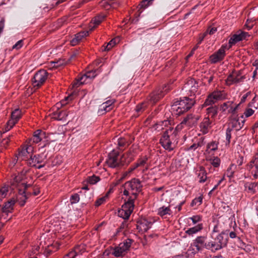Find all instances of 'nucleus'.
Here are the masks:
<instances>
[{
	"instance_id": "nucleus-1",
	"label": "nucleus",
	"mask_w": 258,
	"mask_h": 258,
	"mask_svg": "<svg viewBox=\"0 0 258 258\" xmlns=\"http://www.w3.org/2000/svg\"><path fill=\"white\" fill-rule=\"evenodd\" d=\"M135 155L134 149H130L126 154V157H125V155H120L118 151L113 150L109 153L105 163L111 168H116L123 165L124 163L131 162Z\"/></svg>"
},
{
	"instance_id": "nucleus-2",
	"label": "nucleus",
	"mask_w": 258,
	"mask_h": 258,
	"mask_svg": "<svg viewBox=\"0 0 258 258\" xmlns=\"http://www.w3.org/2000/svg\"><path fill=\"white\" fill-rule=\"evenodd\" d=\"M181 129V125H178L176 128L169 127L164 133L160 140L161 146L168 151H172L178 142V131Z\"/></svg>"
},
{
	"instance_id": "nucleus-3",
	"label": "nucleus",
	"mask_w": 258,
	"mask_h": 258,
	"mask_svg": "<svg viewBox=\"0 0 258 258\" xmlns=\"http://www.w3.org/2000/svg\"><path fill=\"white\" fill-rule=\"evenodd\" d=\"M192 99L184 97L182 99L175 101L172 106V110L176 115H180L190 109L195 104Z\"/></svg>"
},
{
	"instance_id": "nucleus-4",
	"label": "nucleus",
	"mask_w": 258,
	"mask_h": 258,
	"mask_svg": "<svg viewBox=\"0 0 258 258\" xmlns=\"http://www.w3.org/2000/svg\"><path fill=\"white\" fill-rule=\"evenodd\" d=\"M142 185L138 179L134 178L124 184L123 195L136 199L138 194L141 190Z\"/></svg>"
},
{
	"instance_id": "nucleus-5",
	"label": "nucleus",
	"mask_w": 258,
	"mask_h": 258,
	"mask_svg": "<svg viewBox=\"0 0 258 258\" xmlns=\"http://www.w3.org/2000/svg\"><path fill=\"white\" fill-rule=\"evenodd\" d=\"M226 98L227 94L224 91L215 90L208 95L203 106L212 105L219 101L226 99Z\"/></svg>"
},
{
	"instance_id": "nucleus-6",
	"label": "nucleus",
	"mask_w": 258,
	"mask_h": 258,
	"mask_svg": "<svg viewBox=\"0 0 258 258\" xmlns=\"http://www.w3.org/2000/svg\"><path fill=\"white\" fill-rule=\"evenodd\" d=\"M48 74L46 70H41L38 71L33 78L34 87L39 88L42 86L48 78Z\"/></svg>"
},
{
	"instance_id": "nucleus-7",
	"label": "nucleus",
	"mask_w": 258,
	"mask_h": 258,
	"mask_svg": "<svg viewBox=\"0 0 258 258\" xmlns=\"http://www.w3.org/2000/svg\"><path fill=\"white\" fill-rule=\"evenodd\" d=\"M46 163L45 157L43 155L30 156L27 161V164L31 167L40 169L44 167Z\"/></svg>"
},
{
	"instance_id": "nucleus-8",
	"label": "nucleus",
	"mask_w": 258,
	"mask_h": 258,
	"mask_svg": "<svg viewBox=\"0 0 258 258\" xmlns=\"http://www.w3.org/2000/svg\"><path fill=\"white\" fill-rule=\"evenodd\" d=\"M33 147L31 145H26L22 147L19 151L17 158H21L22 160H27L33 155Z\"/></svg>"
},
{
	"instance_id": "nucleus-9",
	"label": "nucleus",
	"mask_w": 258,
	"mask_h": 258,
	"mask_svg": "<svg viewBox=\"0 0 258 258\" xmlns=\"http://www.w3.org/2000/svg\"><path fill=\"white\" fill-rule=\"evenodd\" d=\"M244 79V76L242 75L240 71H234L228 76L226 82L227 85H231L233 84H237L241 82Z\"/></svg>"
},
{
	"instance_id": "nucleus-10",
	"label": "nucleus",
	"mask_w": 258,
	"mask_h": 258,
	"mask_svg": "<svg viewBox=\"0 0 258 258\" xmlns=\"http://www.w3.org/2000/svg\"><path fill=\"white\" fill-rule=\"evenodd\" d=\"M170 89L169 85H167L162 88V90H158L153 92L150 95L149 100L151 103L154 104L157 102L160 99L163 97L164 94Z\"/></svg>"
},
{
	"instance_id": "nucleus-11",
	"label": "nucleus",
	"mask_w": 258,
	"mask_h": 258,
	"mask_svg": "<svg viewBox=\"0 0 258 258\" xmlns=\"http://www.w3.org/2000/svg\"><path fill=\"white\" fill-rule=\"evenodd\" d=\"M11 184L14 186L19 188H24V186L27 185L26 181V175L23 173H19L17 175L15 176L12 180Z\"/></svg>"
},
{
	"instance_id": "nucleus-12",
	"label": "nucleus",
	"mask_w": 258,
	"mask_h": 258,
	"mask_svg": "<svg viewBox=\"0 0 258 258\" xmlns=\"http://www.w3.org/2000/svg\"><path fill=\"white\" fill-rule=\"evenodd\" d=\"M226 46L222 45L221 47L210 56V61L212 63H216L222 60L225 56Z\"/></svg>"
},
{
	"instance_id": "nucleus-13",
	"label": "nucleus",
	"mask_w": 258,
	"mask_h": 258,
	"mask_svg": "<svg viewBox=\"0 0 258 258\" xmlns=\"http://www.w3.org/2000/svg\"><path fill=\"white\" fill-rule=\"evenodd\" d=\"M200 116L198 114H188L183 120L179 125H181V128L183 124L186 125L188 126H192L195 125L199 119H200Z\"/></svg>"
},
{
	"instance_id": "nucleus-14",
	"label": "nucleus",
	"mask_w": 258,
	"mask_h": 258,
	"mask_svg": "<svg viewBox=\"0 0 258 258\" xmlns=\"http://www.w3.org/2000/svg\"><path fill=\"white\" fill-rule=\"evenodd\" d=\"M239 104H235L232 101H228L220 105V110L222 112L227 110L228 113L234 114L237 109Z\"/></svg>"
},
{
	"instance_id": "nucleus-15",
	"label": "nucleus",
	"mask_w": 258,
	"mask_h": 258,
	"mask_svg": "<svg viewBox=\"0 0 258 258\" xmlns=\"http://www.w3.org/2000/svg\"><path fill=\"white\" fill-rule=\"evenodd\" d=\"M248 33L241 31L239 34H235L233 35L229 40V44L230 47L235 44L237 42L245 39L247 37L249 36Z\"/></svg>"
},
{
	"instance_id": "nucleus-16",
	"label": "nucleus",
	"mask_w": 258,
	"mask_h": 258,
	"mask_svg": "<svg viewBox=\"0 0 258 258\" xmlns=\"http://www.w3.org/2000/svg\"><path fill=\"white\" fill-rule=\"evenodd\" d=\"M23 189L24 192L29 197L31 195L37 196L40 193L39 187L36 185L27 184Z\"/></svg>"
},
{
	"instance_id": "nucleus-17",
	"label": "nucleus",
	"mask_w": 258,
	"mask_h": 258,
	"mask_svg": "<svg viewBox=\"0 0 258 258\" xmlns=\"http://www.w3.org/2000/svg\"><path fill=\"white\" fill-rule=\"evenodd\" d=\"M152 224L145 219H141L137 222V228L139 232H145L151 227Z\"/></svg>"
},
{
	"instance_id": "nucleus-18",
	"label": "nucleus",
	"mask_w": 258,
	"mask_h": 258,
	"mask_svg": "<svg viewBox=\"0 0 258 258\" xmlns=\"http://www.w3.org/2000/svg\"><path fill=\"white\" fill-rule=\"evenodd\" d=\"M206 237L203 236H198L192 242L193 246L197 248L196 251L202 250L204 247L206 242H205Z\"/></svg>"
},
{
	"instance_id": "nucleus-19",
	"label": "nucleus",
	"mask_w": 258,
	"mask_h": 258,
	"mask_svg": "<svg viewBox=\"0 0 258 258\" xmlns=\"http://www.w3.org/2000/svg\"><path fill=\"white\" fill-rule=\"evenodd\" d=\"M89 32L81 31L75 35L74 37L71 40L70 43L72 46L78 45L82 40L83 38L89 35Z\"/></svg>"
},
{
	"instance_id": "nucleus-20",
	"label": "nucleus",
	"mask_w": 258,
	"mask_h": 258,
	"mask_svg": "<svg viewBox=\"0 0 258 258\" xmlns=\"http://www.w3.org/2000/svg\"><path fill=\"white\" fill-rule=\"evenodd\" d=\"M212 121L210 120L209 117H205L202 122L200 123V131L203 134H206L209 132V130L211 128Z\"/></svg>"
},
{
	"instance_id": "nucleus-21",
	"label": "nucleus",
	"mask_w": 258,
	"mask_h": 258,
	"mask_svg": "<svg viewBox=\"0 0 258 258\" xmlns=\"http://www.w3.org/2000/svg\"><path fill=\"white\" fill-rule=\"evenodd\" d=\"M218 142L217 141H211L207 145V148L205 151V156L206 155L213 156L215 151L218 150Z\"/></svg>"
},
{
	"instance_id": "nucleus-22",
	"label": "nucleus",
	"mask_w": 258,
	"mask_h": 258,
	"mask_svg": "<svg viewBox=\"0 0 258 258\" xmlns=\"http://www.w3.org/2000/svg\"><path fill=\"white\" fill-rule=\"evenodd\" d=\"M96 71H91L87 72L85 75L81 76L79 79L78 83L79 84V85L83 84L86 83L88 82L87 80L90 79L91 80L93 78H94L96 75Z\"/></svg>"
},
{
	"instance_id": "nucleus-23",
	"label": "nucleus",
	"mask_w": 258,
	"mask_h": 258,
	"mask_svg": "<svg viewBox=\"0 0 258 258\" xmlns=\"http://www.w3.org/2000/svg\"><path fill=\"white\" fill-rule=\"evenodd\" d=\"M205 248L212 252H215L222 248L221 244L218 243L215 239L206 242Z\"/></svg>"
},
{
	"instance_id": "nucleus-24",
	"label": "nucleus",
	"mask_w": 258,
	"mask_h": 258,
	"mask_svg": "<svg viewBox=\"0 0 258 258\" xmlns=\"http://www.w3.org/2000/svg\"><path fill=\"white\" fill-rule=\"evenodd\" d=\"M185 88L188 89L191 93L195 94L198 90V84L195 79H190L186 83Z\"/></svg>"
},
{
	"instance_id": "nucleus-25",
	"label": "nucleus",
	"mask_w": 258,
	"mask_h": 258,
	"mask_svg": "<svg viewBox=\"0 0 258 258\" xmlns=\"http://www.w3.org/2000/svg\"><path fill=\"white\" fill-rule=\"evenodd\" d=\"M19 193L17 197V202L21 206H23L25 205L26 200L29 198V196L27 194L24 192V189L22 188H19Z\"/></svg>"
},
{
	"instance_id": "nucleus-26",
	"label": "nucleus",
	"mask_w": 258,
	"mask_h": 258,
	"mask_svg": "<svg viewBox=\"0 0 258 258\" xmlns=\"http://www.w3.org/2000/svg\"><path fill=\"white\" fill-rule=\"evenodd\" d=\"M203 228L202 223L198 224L196 226L189 228L185 230V233L189 236H193L195 234L200 232Z\"/></svg>"
},
{
	"instance_id": "nucleus-27",
	"label": "nucleus",
	"mask_w": 258,
	"mask_h": 258,
	"mask_svg": "<svg viewBox=\"0 0 258 258\" xmlns=\"http://www.w3.org/2000/svg\"><path fill=\"white\" fill-rule=\"evenodd\" d=\"M105 18V16H98L95 17L91 21L89 26L90 31L93 30L96 27L99 25Z\"/></svg>"
},
{
	"instance_id": "nucleus-28",
	"label": "nucleus",
	"mask_w": 258,
	"mask_h": 258,
	"mask_svg": "<svg viewBox=\"0 0 258 258\" xmlns=\"http://www.w3.org/2000/svg\"><path fill=\"white\" fill-rule=\"evenodd\" d=\"M45 134L40 130H38L34 133L32 138L33 142L38 143L40 142L43 137H45Z\"/></svg>"
},
{
	"instance_id": "nucleus-29",
	"label": "nucleus",
	"mask_w": 258,
	"mask_h": 258,
	"mask_svg": "<svg viewBox=\"0 0 258 258\" xmlns=\"http://www.w3.org/2000/svg\"><path fill=\"white\" fill-rule=\"evenodd\" d=\"M205 157L206 160L209 161L214 167H218L219 166L221 162L219 158L209 155H206Z\"/></svg>"
},
{
	"instance_id": "nucleus-30",
	"label": "nucleus",
	"mask_w": 258,
	"mask_h": 258,
	"mask_svg": "<svg viewBox=\"0 0 258 258\" xmlns=\"http://www.w3.org/2000/svg\"><path fill=\"white\" fill-rule=\"evenodd\" d=\"M198 176L199 178V181L203 183L206 181L207 178V173L205 168L203 166H200L198 170Z\"/></svg>"
},
{
	"instance_id": "nucleus-31",
	"label": "nucleus",
	"mask_w": 258,
	"mask_h": 258,
	"mask_svg": "<svg viewBox=\"0 0 258 258\" xmlns=\"http://www.w3.org/2000/svg\"><path fill=\"white\" fill-rule=\"evenodd\" d=\"M68 113L67 111L62 110L59 112H55L54 114L53 118L58 120L66 121Z\"/></svg>"
},
{
	"instance_id": "nucleus-32",
	"label": "nucleus",
	"mask_w": 258,
	"mask_h": 258,
	"mask_svg": "<svg viewBox=\"0 0 258 258\" xmlns=\"http://www.w3.org/2000/svg\"><path fill=\"white\" fill-rule=\"evenodd\" d=\"M135 200V199L129 197L127 201L122 206L121 208L125 210H131V212H132L134 207V201Z\"/></svg>"
},
{
	"instance_id": "nucleus-33",
	"label": "nucleus",
	"mask_w": 258,
	"mask_h": 258,
	"mask_svg": "<svg viewBox=\"0 0 258 258\" xmlns=\"http://www.w3.org/2000/svg\"><path fill=\"white\" fill-rule=\"evenodd\" d=\"M132 242V240L131 239H127L125 240L123 242L120 243L118 247L119 249H121L123 251H126L130 247Z\"/></svg>"
},
{
	"instance_id": "nucleus-34",
	"label": "nucleus",
	"mask_w": 258,
	"mask_h": 258,
	"mask_svg": "<svg viewBox=\"0 0 258 258\" xmlns=\"http://www.w3.org/2000/svg\"><path fill=\"white\" fill-rule=\"evenodd\" d=\"M226 232H221L217 236L216 238L214 239L218 242V243L221 244V246L222 248L226 245L227 243L226 238H224V235L225 234Z\"/></svg>"
},
{
	"instance_id": "nucleus-35",
	"label": "nucleus",
	"mask_w": 258,
	"mask_h": 258,
	"mask_svg": "<svg viewBox=\"0 0 258 258\" xmlns=\"http://www.w3.org/2000/svg\"><path fill=\"white\" fill-rule=\"evenodd\" d=\"M171 214V212L169 207L163 206L158 209V214L161 217L166 215H170Z\"/></svg>"
},
{
	"instance_id": "nucleus-36",
	"label": "nucleus",
	"mask_w": 258,
	"mask_h": 258,
	"mask_svg": "<svg viewBox=\"0 0 258 258\" xmlns=\"http://www.w3.org/2000/svg\"><path fill=\"white\" fill-rule=\"evenodd\" d=\"M114 102V101L113 100H109L106 101L101 105V109L103 110L105 112L109 111L112 109L111 106Z\"/></svg>"
},
{
	"instance_id": "nucleus-37",
	"label": "nucleus",
	"mask_w": 258,
	"mask_h": 258,
	"mask_svg": "<svg viewBox=\"0 0 258 258\" xmlns=\"http://www.w3.org/2000/svg\"><path fill=\"white\" fill-rule=\"evenodd\" d=\"M243 121H242L241 122L239 121L238 119H233L230 123V124L231 126L232 130L235 128L236 131L240 130L243 125Z\"/></svg>"
},
{
	"instance_id": "nucleus-38",
	"label": "nucleus",
	"mask_w": 258,
	"mask_h": 258,
	"mask_svg": "<svg viewBox=\"0 0 258 258\" xmlns=\"http://www.w3.org/2000/svg\"><path fill=\"white\" fill-rule=\"evenodd\" d=\"M131 210H124L121 208L118 211V215L119 217L122 218L124 219H127L130 216L131 213Z\"/></svg>"
},
{
	"instance_id": "nucleus-39",
	"label": "nucleus",
	"mask_w": 258,
	"mask_h": 258,
	"mask_svg": "<svg viewBox=\"0 0 258 258\" xmlns=\"http://www.w3.org/2000/svg\"><path fill=\"white\" fill-rule=\"evenodd\" d=\"M207 113L210 116L211 118H214L218 113V108L217 106H211L207 109Z\"/></svg>"
},
{
	"instance_id": "nucleus-40",
	"label": "nucleus",
	"mask_w": 258,
	"mask_h": 258,
	"mask_svg": "<svg viewBox=\"0 0 258 258\" xmlns=\"http://www.w3.org/2000/svg\"><path fill=\"white\" fill-rule=\"evenodd\" d=\"M21 116V111L19 109H16L11 113V119L17 122Z\"/></svg>"
},
{
	"instance_id": "nucleus-41",
	"label": "nucleus",
	"mask_w": 258,
	"mask_h": 258,
	"mask_svg": "<svg viewBox=\"0 0 258 258\" xmlns=\"http://www.w3.org/2000/svg\"><path fill=\"white\" fill-rule=\"evenodd\" d=\"M15 203V200H11L6 203L5 206L3 208V211L4 213L9 212L12 210V207Z\"/></svg>"
},
{
	"instance_id": "nucleus-42",
	"label": "nucleus",
	"mask_w": 258,
	"mask_h": 258,
	"mask_svg": "<svg viewBox=\"0 0 258 258\" xmlns=\"http://www.w3.org/2000/svg\"><path fill=\"white\" fill-rule=\"evenodd\" d=\"M110 192V191H108L105 194V196H104L103 197H102L97 199L96 200V201L95 202V206L96 207H99V206H100L102 204L104 203L107 201V200L108 199V197H109V195Z\"/></svg>"
},
{
	"instance_id": "nucleus-43",
	"label": "nucleus",
	"mask_w": 258,
	"mask_h": 258,
	"mask_svg": "<svg viewBox=\"0 0 258 258\" xmlns=\"http://www.w3.org/2000/svg\"><path fill=\"white\" fill-rule=\"evenodd\" d=\"M73 96L72 95H69L65 97L64 99L62 100L60 102L56 103V106L57 108L66 105L69 101L72 100Z\"/></svg>"
},
{
	"instance_id": "nucleus-44",
	"label": "nucleus",
	"mask_w": 258,
	"mask_h": 258,
	"mask_svg": "<svg viewBox=\"0 0 258 258\" xmlns=\"http://www.w3.org/2000/svg\"><path fill=\"white\" fill-rule=\"evenodd\" d=\"M231 131L232 128H231L230 127L226 129L225 146L227 147L229 146L230 143V140L231 138Z\"/></svg>"
},
{
	"instance_id": "nucleus-45",
	"label": "nucleus",
	"mask_w": 258,
	"mask_h": 258,
	"mask_svg": "<svg viewBox=\"0 0 258 258\" xmlns=\"http://www.w3.org/2000/svg\"><path fill=\"white\" fill-rule=\"evenodd\" d=\"M147 160L148 158L146 156L139 159L138 161L134 164L135 168H137L139 167L144 166L147 163Z\"/></svg>"
},
{
	"instance_id": "nucleus-46",
	"label": "nucleus",
	"mask_w": 258,
	"mask_h": 258,
	"mask_svg": "<svg viewBox=\"0 0 258 258\" xmlns=\"http://www.w3.org/2000/svg\"><path fill=\"white\" fill-rule=\"evenodd\" d=\"M77 250V249L76 248L75 249L71 250L66 254L63 258H77L79 255L78 252Z\"/></svg>"
},
{
	"instance_id": "nucleus-47",
	"label": "nucleus",
	"mask_w": 258,
	"mask_h": 258,
	"mask_svg": "<svg viewBox=\"0 0 258 258\" xmlns=\"http://www.w3.org/2000/svg\"><path fill=\"white\" fill-rule=\"evenodd\" d=\"M116 44V39H112L110 40L107 44V45L104 47V51H108L111 49Z\"/></svg>"
},
{
	"instance_id": "nucleus-48",
	"label": "nucleus",
	"mask_w": 258,
	"mask_h": 258,
	"mask_svg": "<svg viewBox=\"0 0 258 258\" xmlns=\"http://www.w3.org/2000/svg\"><path fill=\"white\" fill-rule=\"evenodd\" d=\"M16 123L17 122L13 120L10 119L6 125L4 132L10 131Z\"/></svg>"
},
{
	"instance_id": "nucleus-49",
	"label": "nucleus",
	"mask_w": 258,
	"mask_h": 258,
	"mask_svg": "<svg viewBox=\"0 0 258 258\" xmlns=\"http://www.w3.org/2000/svg\"><path fill=\"white\" fill-rule=\"evenodd\" d=\"M203 198L202 197H199L197 198H195L192 200L190 206L191 207H194L195 206H199L202 203Z\"/></svg>"
},
{
	"instance_id": "nucleus-50",
	"label": "nucleus",
	"mask_w": 258,
	"mask_h": 258,
	"mask_svg": "<svg viewBox=\"0 0 258 258\" xmlns=\"http://www.w3.org/2000/svg\"><path fill=\"white\" fill-rule=\"evenodd\" d=\"M99 180V177L95 175L89 176L88 177L87 181L91 184L97 183Z\"/></svg>"
},
{
	"instance_id": "nucleus-51",
	"label": "nucleus",
	"mask_w": 258,
	"mask_h": 258,
	"mask_svg": "<svg viewBox=\"0 0 258 258\" xmlns=\"http://www.w3.org/2000/svg\"><path fill=\"white\" fill-rule=\"evenodd\" d=\"M125 251H123L121 249H119V247H116L115 248L113 251V254L115 256H121L124 254Z\"/></svg>"
},
{
	"instance_id": "nucleus-52",
	"label": "nucleus",
	"mask_w": 258,
	"mask_h": 258,
	"mask_svg": "<svg viewBox=\"0 0 258 258\" xmlns=\"http://www.w3.org/2000/svg\"><path fill=\"white\" fill-rule=\"evenodd\" d=\"M196 250H197V248L193 246L192 244L187 250V253L188 255V256L190 255V256H192L194 255L196 253H197L199 252V251H196Z\"/></svg>"
},
{
	"instance_id": "nucleus-53",
	"label": "nucleus",
	"mask_w": 258,
	"mask_h": 258,
	"mask_svg": "<svg viewBox=\"0 0 258 258\" xmlns=\"http://www.w3.org/2000/svg\"><path fill=\"white\" fill-rule=\"evenodd\" d=\"M80 197L78 194H75L71 197L70 201L71 204H76L79 201Z\"/></svg>"
},
{
	"instance_id": "nucleus-54",
	"label": "nucleus",
	"mask_w": 258,
	"mask_h": 258,
	"mask_svg": "<svg viewBox=\"0 0 258 258\" xmlns=\"http://www.w3.org/2000/svg\"><path fill=\"white\" fill-rule=\"evenodd\" d=\"M169 123V121L167 120H164V121H161V122L158 123L156 124V129H158V130L163 129L162 126H166Z\"/></svg>"
},
{
	"instance_id": "nucleus-55",
	"label": "nucleus",
	"mask_w": 258,
	"mask_h": 258,
	"mask_svg": "<svg viewBox=\"0 0 258 258\" xmlns=\"http://www.w3.org/2000/svg\"><path fill=\"white\" fill-rule=\"evenodd\" d=\"M189 219H190L192 221V223L194 224H196L198 222H199L202 220L201 217L199 215H196V216H194L191 217H190Z\"/></svg>"
},
{
	"instance_id": "nucleus-56",
	"label": "nucleus",
	"mask_w": 258,
	"mask_h": 258,
	"mask_svg": "<svg viewBox=\"0 0 258 258\" xmlns=\"http://www.w3.org/2000/svg\"><path fill=\"white\" fill-rule=\"evenodd\" d=\"M126 140L124 138H120L118 139V146L119 147H123L125 146Z\"/></svg>"
},
{
	"instance_id": "nucleus-57",
	"label": "nucleus",
	"mask_w": 258,
	"mask_h": 258,
	"mask_svg": "<svg viewBox=\"0 0 258 258\" xmlns=\"http://www.w3.org/2000/svg\"><path fill=\"white\" fill-rule=\"evenodd\" d=\"M254 110L251 108H247L245 109L244 114L246 117H248L251 116L254 113Z\"/></svg>"
},
{
	"instance_id": "nucleus-58",
	"label": "nucleus",
	"mask_w": 258,
	"mask_h": 258,
	"mask_svg": "<svg viewBox=\"0 0 258 258\" xmlns=\"http://www.w3.org/2000/svg\"><path fill=\"white\" fill-rule=\"evenodd\" d=\"M202 146V142H199L197 143L193 144L192 145H191L188 149V150H195L199 147H201Z\"/></svg>"
},
{
	"instance_id": "nucleus-59",
	"label": "nucleus",
	"mask_w": 258,
	"mask_h": 258,
	"mask_svg": "<svg viewBox=\"0 0 258 258\" xmlns=\"http://www.w3.org/2000/svg\"><path fill=\"white\" fill-rule=\"evenodd\" d=\"M146 107L145 103H142L140 105H138L136 106V110L137 112H140L144 109Z\"/></svg>"
},
{
	"instance_id": "nucleus-60",
	"label": "nucleus",
	"mask_w": 258,
	"mask_h": 258,
	"mask_svg": "<svg viewBox=\"0 0 258 258\" xmlns=\"http://www.w3.org/2000/svg\"><path fill=\"white\" fill-rule=\"evenodd\" d=\"M22 40H19L13 46V49H18L22 47Z\"/></svg>"
},
{
	"instance_id": "nucleus-61",
	"label": "nucleus",
	"mask_w": 258,
	"mask_h": 258,
	"mask_svg": "<svg viewBox=\"0 0 258 258\" xmlns=\"http://www.w3.org/2000/svg\"><path fill=\"white\" fill-rule=\"evenodd\" d=\"M220 231H221V229H220L219 225L217 224L214 226L213 231H212V233L213 234L215 233H219L220 232Z\"/></svg>"
},
{
	"instance_id": "nucleus-62",
	"label": "nucleus",
	"mask_w": 258,
	"mask_h": 258,
	"mask_svg": "<svg viewBox=\"0 0 258 258\" xmlns=\"http://www.w3.org/2000/svg\"><path fill=\"white\" fill-rule=\"evenodd\" d=\"M10 137H8L6 139H3L2 143L3 144V145L4 146V147H6L7 145H8L9 144V143L10 142Z\"/></svg>"
},
{
	"instance_id": "nucleus-63",
	"label": "nucleus",
	"mask_w": 258,
	"mask_h": 258,
	"mask_svg": "<svg viewBox=\"0 0 258 258\" xmlns=\"http://www.w3.org/2000/svg\"><path fill=\"white\" fill-rule=\"evenodd\" d=\"M216 31L217 28L215 27H213L210 29H209L207 31V33H208L210 35H212L214 34Z\"/></svg>"
},
{
	"instance_id": "nucleus-64",
	"label": "nucleus",
	"mask_w": 258,
	"mask_h": 258,
	"mask_svg": "<svg viewBox=\"0 0 258 258\" xmlns=\"http://www.w3.org/2000/svg\"><path fill=\"white\" fill-rule=\"evenodd\" d=\"M253 24H250V22L248 20H247L246 24H245V26L247 28L248 30H250L252 28Z\"/></svg>"
}]
</instances>
